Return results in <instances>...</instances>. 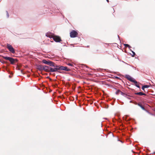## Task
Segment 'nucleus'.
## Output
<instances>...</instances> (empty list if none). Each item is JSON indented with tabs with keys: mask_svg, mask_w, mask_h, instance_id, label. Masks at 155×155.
I'll use <instances>...</instances> for the list:
<instances>
[{
	"mask_svg": "<svg viewBox=\"0 0 155 155\" xmlns=\"http://www.w3.org/2000/svg\"><path fill=\"white\" fill-rule=\"evenodd\" d=\"M51 66H52L54 68H51L50 72H54L56 71H58L59 70V66L57 65L54 63H53V64L51 65Z\"/></svg>",
	"mask_w": 155,
	"mask_h": 155,
	"instance_id": "f257e3e1",
	"label": "nucleus"
},
{
	"mask_svg": "<svg viewBox=\"0 0 155 155\" xmlns=\"http://www.w3.org/2000/svg\"><path fill=\"white\" fill-rule=\"evenodd\" d=\"M6 47L8 49L9 51L12 53L14 54L15 53V50L11 45L7 44Z\"/></svg>",
	"mask_w": 155,
	"mask_h": 155,
	"instance_id": "f03ea898",
	"label": "nucleus"
},
{
	"mask_svg": "<svg viewBox=\"0 0 155 155\" xmlns=\"http://www.w3.org/2000/svg\"><path fill=\"white\" fill-rule=\"evenodd\" d=\"M3 58L5 60H9L11 64H14L15 62V60L12 58L4 56L3 57Z\"/></svg>",
	"mask_w": 155,
	"mask_h": 155,
	"instance_id": "7ed1b4c3",
	"label": "nucleus"
},
{
	"mask_svg": "<svg viewBox=\"0 0 155 155\" xmlns=\"http://www.w3.org/2000/svg\"><path fill=\"white\" fill-rule=\"evenodd\" d=\"M78 35L77 32L74 30L72 31L70 33V36L71 38H73L77 37Z\"/></svg>",
	"mask_w": 155,
	"mask_h": 155,
	"instance_id": "20e7f679",
	"label": "nucleus"
},
{
	"mask_svg": "<svg viewBox=\"0 0 155 155\" xmlns=\"http://www.w3.org/2000/svg\"><path fill=\"white\" fill-rule=\"evenodd\" d=\"M53 40L56 42H59L61 41L60 38L58 36H52Z\"/></svg>",
	"mask_w": 155,
	"mask_h": 155,
	"instance_id": "39448f33",
	"label": "nucleus"
},
{
	"mask_svg": "<svg viewBox=\"0 0 155 155\" xmlns=\"http://www.w3.org/2000/svg\"><path fill=\"white\" fill-rule=\"evenodd\" d=\"M42 62L43 63L48 65H49L50 66H51V65L53 63L49 60L47 61L45 59L43 60Z\"/></svg>",
	"mask_w": 155,
	"mask_h": 155,
	"instance_id": "423d86ee",
	"label": "nucleus"
},
{
	"mask_svg": "<svg viewBox=\"0 0 155 155\" xmlns=\"http://www.w3.org/2000/svg\"><path fill=\"white\" fill-rule=\"evenodd\" d=\"M125 77L128 80L130 81H134V80L135 79L134 78H132L130 75L127 74L125 75Z\"/></svg>",
	"mask_w": 155,
	"mask_h": 155,
	"instance_id": "0eeeda50",
	"label": "nucleus"
},
{
	"mask_svg": "<svg viewBox=\"0 0 155 155\" xmlns=\"http://www.w3.org/2000/svg\"><path fill=\"white\" fill-rule=\"evenodd\" d=\"M59 70H64L67 71H69L70 69H68L67 67H64L63 66H59Z\"/></svg>",
	"mask_w": 155,
	"mask_h": 155,
	"instance_id": "6e6552de",
	"label": "nucleus"
},
{
	"mask_svg": "<svg viewBox=\"0 0 155 155\" xmlns=\"http://www.w3.org/2000/svg\"><path fill=\"white\" fill-rule=\"evenodd\" d=\"M51 67H49V66H44V69L43 70H44L47 72H50V69Z\"/></svg>",
	"mask_w": 155,
	"mask_h": 155,
	"instance_id": "1a4fd4ad",
	"label": "nucleus"
},
{
	"mask_svg": "<svg viewBox=\"0 0 155 155\" xmlns=\"http://www.w3.org/2000/svg\"><path fill=\"white\" fill-rule=\"evenodd\" d=\"M37 68L40 71H42L43 70L44 66L42 65H37Z\"/></svg>",
	"mask_w": 155,
	"mask_h": 155,
	"instance_id": "9d476101",
	"label": "nucleus"
},
{
	"mask_svg": "<svg viewBox=\"0 0 155 155\" xmlns=\"http://www.w3.org/2000/svg\"><path fill=\"white\" fill-rule=\"evenodd\" d=\"M135 94L136 95H146V94H145L144 93L141 92H139L135 93Z\"/></svg>",
	"mask_w": 155,
	"mask_h": 155,
	"instance_id": "9b49d317",
	"label": "nucleus"
},
{
	"mask_svg": "<svg viewBox=\"0 0 155 155\" xmlns=\"http://www.w3.org/2000/svg\"><path fill=\"white\" fill-rule=\"evenodd\" d=\"M133 81H132V82H133L135 84V85L137 87L140 88V86L139 84L137 82L135 79Z\"/></svg>",
	"mask_w": 155,
	"mask_h": 155,
	"instance_id": "f8f14e48",
	"label": "nucleus"
},
{
	"mask_svg": "<svg viewBox=\"0 0 155 155\" xmlns=\"http://www.w3.org/2000/svg\"><path fill=\"white\" fill-rule=\"evenodd\" d=\"M50 34H51V33L50 32L47 33L46 34V36L47 37H49L50 38H52V37L51 36V35H50Z\"/></svg>",
	"mask_w": 155,
	"mask_h": 155,
	"instance_id": "ddd939ff",
	"label": "nucleus"
},
{
	"mask_svg": "<svg viewBox=\"0 0 155 155\" xmlns=\"http://www.w3.org/2000/svg\"><path fill=\"white\" fill-rule=\"evenodd\" d=\"M124 45L125 47H128L129 48V49H130V48H131V47L128 44H124Z\"/></svg>",
	"mask_w": 155,
	"mask_h": 155,
	"instance_id": "4468645a",
	"label": "nucleus"
},
{
	"mask_svg": "<svg viewBox=\"0 0 155 155\" xmlns=\"http://www.w3.org/2000/svg\"><path fill=\"white\" fill-rule=\"evenodd\" d=\"M138 105L139 106H140L142 108V109H143V110L145 109L144 107L142 105L139 104H138Z\"/></svg>",
	"mask_w": 155,
	"mask_h": 155,
	"instance_id": "2eb2a0df",
	"label": "nucleus"
},
{
	"mask_svg": "<svg viewBox=\"0 0 155 155\" xmlns=\"http://www.w3.org/2000/svg\"><path fill=\"white\" fill-rule=\"evenodd\" d=\"M130 51L132 52V53H133V55H132V56L134 57V55H135V53L133 51H132L131 50H130Z\"/></svg>",
	"mask_w": 155,
	"mask_h": 155,
	"instance_id": "dca6fc26",
	"label": "nucleus"
},
{
	"mask_svg": "<svg viewBox=\"0 0 155 155\" xmlns=\"http://www.w3.org/2000/svg\"><path fill=\"white\" fill-rule=\"evenodd\" d=\"M143 87H144L145 88H148L150 87V86L148 85H144Z\"/></svg>",
	"mask_w": 155,
	"mask_h": 155,
	"instance_id": "f3484780",
	"label": "nucleus"
},
{
	"mask_svg": "<svg viewBox=\"0 0 155 155\" xmlns=\"http://www.w3.org/2000/svg\"><path fill=\"white\" fill-rule=\"evenodd\" d=\"M6 16H7V18H8L9 17V14L8 12V11H6Z\"/></svg>",
	"mask_w": 155,
	"mask_h": 155,
	"instance_id": "a211bd4d",
	"label": "nucleus"
},
{
	"mask_svg": "<svg viewBox=\"0 0 155 155\" xmlns=\"http://www.w3.org/2000/svg\"><path fill=\"white\" fill-rule=\"evenodd\" d=\"M67 64L68 65L71 66V67L74 66L73 64L70 63H68V64Z\"/></svg>",
	"mask_w": 155,
	"mask_h": 155,
	"instance_id": "6ab92c4d",
	"label": "nucleus"
},
{
	"mask_svg": "<svg viewBox=\"0 0 155 155\" xmlns=\"http://www.w3.org/2000/svg\"><path fill=\"white\" fill-rule=\"evenodd\" d=\"M144 88H145L144 87H143V86L142 87V89L144 91Z\"/></svg>",
	"mask_w": 155,
	"mask_h": 155,
	"instance_id": "aec40b11",
	"label": "nucleus"
},
{
	"mask_svg": "<svg viewBox=\"0 0 155 155\" xmlns=\"http://www.w3.org/2000/svg\"><path fill=\"white\" fill-rule=\"evenodd\" d=\"M127 98H128V99H130V98H129V97H127Z\"/></svg>",
	"mask_w": 155,
	"mask_h": 155,
	"instance_id": "412c9836",
	"label": "nucleus"
},
{
	"mask_svg": "<svg viewBox=\"0 0 155 155\" xmlns=\"http://www.w3.org/2000/svg\"><path fill=\"white\" fill-rule=\"evenodd\" d=\"M106 1H107V2H109V1H108V0H106Z\"/></svg>",
	"mask_w": 155,
	"mask_h": 155,
	"instance_id": "4be33fe9",
	"label": "nucleus"
},
{
	"mask_svg": "<svg viewBox=\"0 0 155 155\" xmlns=\"http://www.w3.org/2000/svg\"><path fill=\"white\" fill-rule=\"evenodd\" d=\"M130 103H132V101H130Z\"/></svg>",
	"mask_w": 155,
	"mask_h": 155,
	"instance_id": "5701e85b",
	"label": "nucleus"
},
{
	"mask_svg": "<svg viewBox=\"0 0 155 155\" xmlns=\"http://www.w3.org/2000/svg\"><path fill=\"white\" fill-rule=\"evenodd\" d=\"M118 37L119 38V36L118 35Z\"/></svg>",
	"mask_w": 155,
	"mask_h": 155,
	"instance_id": "b1692460",
	"label": "nucleus"
}]
</instances>
